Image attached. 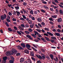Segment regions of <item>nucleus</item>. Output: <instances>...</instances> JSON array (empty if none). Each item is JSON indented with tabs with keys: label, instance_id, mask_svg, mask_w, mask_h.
<instances>
[{
	"label": "nucleus",
	"instance_id": "a211bd4d",
	"mask_svg": "<svg viewBox=\"0 0 63 63\" xmlns=\"http://www.w3.org/2000/svg\"><path fill=\"white\" fill-rule=\"evenodd\" d=\"M28 22L30 24H32V20H29Z\"/></svg>",
	"mask_w": 63,
	"mask_h": 63
},
{
	"label": "nucleus",
	"instance_id": "4d7b16f0",
	"mask_svg": "<svg viewBox=\"0 0 63 63\" xmlns=\"http://www.w3.org/2000/svg\"><path fill=\"white\" fill-rule=\"evenodd\" d=\"M38 25L39 27H42V25L41 24H40V23L38 24Z\"/></svg>",
	"mask_w": 63,
	"mask_h": 63
},
{
	"label": "nucleus",
	"instance_id": "4be33fe9",
	"mask_svg": "<svg viewBox=\"0 0 63 63\" xmlns=\"http://www.w3.org/2000/svg\"><path fill=\"white\" fill-rule=\"evenodd\" d=\"M17 47H18V48H19V49L20 50H21V49H22V48L21 47H20L19 46H17Z\"/></svg>",
	"mask_w": 63,
	"mask_h": 63
},
{
	"label": "nucleus",
	"instance_id": "13d9d810",
	"mask_svg": "<svg viewBox=\"0 0 63 63\" xmlns=\"http://www.w3.org/2000/svg\"><path fill=\"white\" fill-rule=\"evenodd\" d=\"M59 6L60 7L62 8H63V6L61 5V4H59Z\"/></svg>",
	"mask_w": 63,
	"mask_h": 63
},
{
	"label": "nucleus",
	"instance_id": "5701e85b",
	"mask_svg": "<svg viewBox=\"0 0 63 63\" xmlns=\"http://www.w3.org/2000/svg\"><path fill=\"white\" fill-rule=\"evenodd\" d=\"M37 20H38V21L39 22H41V21H42V19H41L40 18H37Z\"/></svg>",
	"mask_w": 63,
	"mask_h": 63
},
{
	"label": "nucleus",
	"instance_id": "37998d69",
	"mask_svg": "<svg viewBox=\"0 0 63 63\" xmlns=\"http://www.w3.org/2000/svg\"><path fill=\"white\" fill-rule=\"evenodd\" d=\"M21 26L22 27H25V26H24V24H21Z\"/></svg>",
	"mask_w": 63,
	"mask_h": 63
},
{
	"label": "nucleus",
	"instance_id": "338daca9",
	"mask_svg": "<svg viewBox=\"0 0 63 63\" xmlns=\"http://www.w3.org/2000/svg\"><path fill=\"white\" fill-rule=\"evenodd\" d=\"M55 3H58V1L57 0H55Z\"/></svg>",
	"mask_w": 63,
	"mask_h": 63
},
{
	"label": "nucleus",
	"instance_id": "49530a36",
	"mask_svg": "<svg viewBox=\"0 0 63 63\" xmlns=\"http://www.w3.org/2000/svg\"><path fill=\"white\" fill-rule=\"evenodd\" d=\"M42 3L43 4H47V2H46V1H43L42 2Z\"/></svg>",
	"mask_w": 63,
	"mask_h": 63
},
{
	"label": "nucleus",
	"instance_id": "a878e982",
	"mask_svg": "<svg viewBox=\"0 0 63 63\" xmlns=\"http://www.w3.org/2000/svg\"><path fill=\"white\" fill-rule=\"evenodd\" d=\"M41 24L42 25H43V26H45V23L44 22H42L41 23Z\"/></svg>",
	"mask_w": 63,
	"mask_h": 63
},
{
	"label": "nucleus",
	"instance_id": "dca6fc26",
	"mask_svg": "<svg viewBox=\"0 0 63 63\" xmlns=\"http://www.w3.org/2000/svg\"><path fill=\"white\" fill-rule=\"evenodd\" d=\"M3 59L4 61H6L7 59V56H5L3 58Z\"/></svg>",
	"mask_w": 63,
	"mask_h": 63
},
{
	"label": "nucleus",
	"instance_id": "864d4df0",
	"mask_svg": "<svg viewBox=\"0 0 63 63\" xmlns=\"http://www.w3.org/2000/svg\"><path fill=\"white\" fill-rule=\"evenodd\" d=\"M34 14H35V15H37V14H38V12H37V11H35Z\"/></svg>",
	"mask_w": 63,
	"mask_h": 63
},
{
	"label": "nucleus",
	"instance_id": "393cba45",
	"mask_svg": "<svg viewBox=\"0 0 63 63\" xmlns=\"http://www.w3.org/2000/svg\"><path fill=\"white\" fill-rule=\"evenodd\" d=\"M25 33H26V34H30V32L27 31H25L24 32Z\"/></svg>",
	"mask_w": 63,
	"mask_h": 63
},
{
	"label": "nucleus",
	"instance_id": "ddd939ff",
	"mask_svg": "<svg viewBox=\"0 0 63 63\" xmlns=\"http://www.w3.org/2000/svg\"><path fill=\"white\" fill-rule=\"evenodd\" d=\"M21 46L22 47L24 48L25 47V45L24 43H22L21 44Z\"/></svg>",
	"mask_w": 63,
	"mask_h": 63
},
{
	"label": "nucleus",
	"instance_id": "774afa93",
	"mask_svg": "<svg viewBox=\"0 0 63 63\" xmlns=\"http://www.w3.org/2000/svg\"><path fill=\"white\" fill-rule=\"evenodd\" d=\"M13 21H16V19L15 18H13L12 19Z\"/></svg>",
	"mask_w": 63,
	"mask_h": 63
},
{
	"label": "nucleus",
	"instance_id": "473e14b6",
	"mask_svg": "<svg viewBox=\"0 0 63 63\" xmlns=\"http://www.w3.org/2000/svg\"><path fill=\"white\" fill-rule=\"evenodd\" d=\"M52 17L53 18H56V16H57L56 15H54V16H52Z\"/></svg>",
	"mask_w": 63,
	"mask_h": 63
},
{
	"label": "nucleus",
	"instance_id": "5fc2aeb1",
	"mask_svg": "<svg viewBox=\"0 0 63 63\" xmlns=\"http://www.w3.org/2000/svg\"><path fill=\"white\" fill-rule=\"evenodd\" d=\"M25 26L26 28H27V27H29V25L27 24L25 25Z\"/></svg>",
	"mask_w": 63,
	"mask_h": 63
},
{
	"label": "nucleus",
	"instance_id": "e433bc0d",
	"mask_svg": "<svg viewBox=\"0 0 63 63\" xmlns=\"http://www.w3.org/2000/svg\"><path fill=\"white\" fill-rule=\"evenodd\" d=\"M20 54L19 53H17L16 54V56H19V55H20Z\"/></svg>",
	"mask_w": 63,
	"mask_h": 63
},
{
	"label": "nucleus",
	"instance_id": "3c124183",
	"mask_svg": "<svg viewBox=\"0 0 63 63\" xmlns=\"http://www.w3.org/2000/svg\"><path fill=\"white\" fill-rule=\"evenodd\" d=\"M58 28H61V27L60 25H59L58 26Z\"/></svg>",
	"mask_w": 63,
	"mask_h": 63
},
{
	"label": "nucleus",
	"instance_id": "20e7f679",
	"mask_svg": "<svg viewBox=\"0 0 63 63\" xmlns=\"http://www.w3.org/2000/svg\"><path fill=\"white\" fill-rule=\"evenodd\" d=\"M27 60V61H25L24 63H32V61L30 59H28Z\"/></svg>",
	"mask_w": 63,
	"mask_h": 63
},
{
	"label": "nucleus",
	"instance_id": "f3484780",
	"mask_svg": "<svg viewBox=\"0 0 63 63\" xmlns=\"http://www.w3.org/2000/svg\"><path fill=\"white\" fill-rule=\"evenodd\" d=\"M16 13H17V16H19V15H20V13H19V12L18 11H16Z\"/></svg>",
	"mask_w": 63,
	"mask_h": 63
},
{
	"label": "nucleus",
	"instance_id": "6e6d98bb",
	"mask_svg": "<svg viewBox=\"0 0 63 63\" xmlns=\"http://www.w3.org/2000/svg\"><path fill=\"white\" fill-rule=\"evenodd\" d=\"M30 13L31 14H32L33 15V12L32 10H31V11L30 12Z\"/></svg>",
	"mask_w": 63,
	"mask_h": 63
},
{
	"label": "nucleus",
	"instance_id": "6e6552de",
	"mask_svg": "<svg viewBox=\"0 0 63 63\" xmlns=\"http://www.w3.org/2000/svg\"><path fill=\"white\" fill-rule=\"evenodd\" d=\"M30 54L31 56H33V57H34V53L33 51H31L30 53Z\"/></svg>",
	"mask_w": 63,
	"mask_h": 63
},
{
	"label": "nucleus",
	"instance_id": "7c9ffc66",
	"mask_svg": "<svg viewBox=\"0 0 63 63\" xmlns=\"http://www.w3.org/2000/svg\"><path fill=\"white\" fill-rule=\"evenodd\" d=\"M31 18L32 20H35V17H34V16H32L31 17Z\"/></svg>",
	"mask_w": 63,
	"mask_h": 63
},
{
	"label": "nucleus",
	"instance_id": "c03bdc74",
	"mask_svg": "<svg viewBox=\"0 0 63 63\" xmlns=\"http://www.w3.org/2000/svg\"><path fill=\"white\" fill-rule=\"evenodd\" d=\"M22 16L23 17V18H24V19H26V16H25V15H23Z\"/></svg>",
	"mask_w": 63,
	"mask_h": 63
},
{
	"label": "nucleus",
	"instance_id": "8fccbe9b",
	"mask_svg": "<svg viewBox=\"0 0 63 63\" xmlns=\"http://www.w3.org/2000/svg\"><path fill=\"white\" fill-rule=\"evenodd\" d=\"M20 20H25L24 19V18L22 17L20 18Z\"/></svg>",
	"mask_w": 63,
	"mask_h": 63
},
{
	"label": "nucleus",
	"instance_id": "69168bd1",
	"mask_svg": "<svg viewBox=\"0 0 63 63\" xmlns=\"http://www.w3.org/2000/svg\"><path fill=\"white\" fill-rule=\"evenodd\" d=\"M37 63H41V62L40 61V60H38L37 62Z\"/></svg>",
	"mask_w": 63,
	"mask_h": 63
},
{
	"label": "nucleus",
	"instance_id": "de8ad7c7",
	"mask_svg": "<svg viewBox=\"0 0 63 63\" xmlns=\"http://www.w3.org/2000/svg\"><path fill=\"white\" fill-rule=\"evenodd\" d=\"M60 13L61 14H63V12L62 10H60Z\"/></svg>",
	"mask_w": 63,
	"mask_h": 63
},
{
	"label": "nucleus",
	"instance_id": "4c0bfd02",
	"mask_svg": "<svg viewBox=\"0 0 63 63\" xmlns=\"http://www.w3.org/2000/svg\"><path fill=\"white\" fill-rule=\"evenodd\" d=\"M23 4V5H24V6H26V5H27V3L25 2H24Z\"/></svg>",
	"mask_w": 63,
	"mask_h": 63
},
{
	"label": "nucleus",
	"instance_id": "f704fd0d",
	"mask_svg": "<svg viewBox=\"0 0 63 63\" xmlns=\"http://www.w3.org/2000/svg\"><path fill=\"white\" fill-rule=\"evenodd\" d=\"M49 20L50 21H53V19H52V18L51 17L49 18Z\"/></svg>",
	"mask_w": 63,
	"mask_h": 63
},
{
	"label": "nucleus",
	"instance_id": "1a4fd4ad",
	"mask_svg": "<svg viewBox=\"0 0 63 63\" xmlns=\"http://www.w3.org/2000/svg\"><path fill=\"white\" fill-rule=\"evenodd\" d=\"M58 22H60L62 21V18H59L57 20Z\"/></svg>",
	"mask_w": 63,
	"mask_h": 63
},
{
	"label": "nucleus",
	"instance_id": "052dcab7",
	"mask_svg": "<svg viewBox=\"0 0 63 63\" xmlns=\"http://www.w3.org/2000/svg\"><path fill=\"white\" fill-rule=\"evenodd\" d=\"M14 28L16 30H17V28L16 27L14 26Z\"/></svg>",
	"mask_w": 63,
	"mask_h": 63
},
{
	"label": "nucleus",
	"instance_id": "a18cd8bd",
	"mask_svg": "<svg viewBox=\"0 0 63 63\" xmlns=\"http://www.w3.org/2000/svg\"><path fill=\"white\" fill-rule=\"evenodd\" d=\"M35 26L36 27H37V28L40 29V27H39V26H38L37 25V24H36L35 25Z\"/></svg>",
	"mask_w": 63,
	"mask_h": 63
},
{
	"label": "nucleus",
	"instance_id": "72a5a7b5",
	"mask_svg": "<svg viewBox=\"0 0 63 63\" xmlns=\"http://www.w3.org/2000/svg\"><path fill=\"white\" fill-rule=\"evenodd\" d=\"M28 30L29 32H32V30L31 29H29Z\"/></svg>",
	"mask_w": 63,
	"mask_h": 63
},
{
	"label": "nucleus",
	"instance_id": "e2e57ef3",
	"mask_svg": "<svg viewBox=\"0 0 63 63\" xmlns=\"http://www.w3.org/2000/svg\"><path fill=\"white\" fill-rule=\"evenodd\" d=\"M13 14L14 15H16V12H15V11H14Z\"/></svg>",
	"mask_w": 63,
	"mask_h": 63
},
{
	"label": "nucleus",
	"instance_id": "423d86ee",
	"mask_svg": "<svg viewBox=\"0 0 63 63\" xmlns=\"http://www.w3.org/2000/svg\"><path fill=\"white\" fill-rule=\"evenodd\" d=\"M24 61V59L23 58H21L20 60V63H22Z\"/></svg>",
	"mask_w": 63,
	"mask_h": 63
},
{
	"label": "nucleus",
	"instance_id": "b1692460",
	"mask_svg": "<svg viewBox=\"0 0 63 63\" xmlns=\"http://www.w3.org/2000/svg\"><path fill=\"white\" fill-rule=\"evenodd\" d=\"M8 30L9 31H10V32H12L13 31V30L11 28H9L8 29Z\"/></svg>",
	"mask_w": 63,
	"mask_h": 63
},
{
	"label": "nucleus",
	"instance_id": "bf43d9fd",
	"mask_svg": "<svg viewBox=\"0 0 63 63\" xmlns=\"http://www.w3.org/2000/svg\"><path fill=\"white\" fill-rule=\"evenodd\" d=\"M51 42L52 43H53L54 42H55V41L53 40H52V39H51Z\"/></svg>",
	"mask_w": 63,
	"mask_h": 63
},
{
	"label": "nucleus",
	"instance_id": "f8f14e48",
	"mask_svg": "<svg viewBox=\"0 0 63 63\" xmlns=\"http://www.w3.org/2000/svg\"><path fill=\"white\" fill-rule=\"evenodd\" d=\"M42 59H45V58H46V57H45V56L44 54H43L42 56Z\"/></svg>",
	"mask_w": 63,
	"mask_h": 63
},
{
	"label": "nucleus",
	"instance_id": "7ed1b4c3",
	"mask_svg": "<svg viewBox=\"0 0 63 63\" xmlns=\"http://www.w3.org/2000/svg\"><path fill=\"white\" fill-rule=\"evenodd\" d=\"M17 33H18L19 35H22L21 33L22 34L24 35V32H23L22 31H21V30H19V31H17Z\"/></svg>",
	"mask_w": 63,
	"mask_h": 63
},
{
	"label": "nucleus",
	"instance_id": "2f4dec72",
	"mask_svg": "<svg viewBox=\"0 0 63 63\" xmlns=\"http://www.w3.org/2000/svg\"><path fill=\"white\" fill-rule=\"evenodd\" d=\"M41 11L42 12V13H46V11L43 9L41 10Z\"/></svg>",
	"mask_w": 63,
	"mask_h": 63
},
{
	"label": "nucleus",
	"instance_id": "c9c22d12",
	"mask_svg": "<svg viewBox=\"0 0 63 63\" xmlns=\"http://www.w3.org/2000/svg\"><path fill=\"white\" fill-rule=\"evenodd\" d=\"M36 30H37V31H38V32H41V31L40 30V29H36Z\"/></svg>",
	"mask_w": 63,
	"mask_h": 63
},
{
	"label": "nucleus",
	"instance_id": "39448f33",
	"mask_svg": "<svg viewBox=\"0 0 63 63\" xmlns=\"http://www.w3.org/2000/svg\"><path fill=\"white\" fill-rule=\"evenodd\" d=\"M11 52H12L13 53L12 54H14V53L16 54V52H17V50H16V49H13L12 50Z\"/></svg>",
	"mask_w": 63,
	"mask_h": 63
},
{
	"label": "nucleus",
	"instance_id": "603ef678",
	"mask_svg": "<svg viewBox=\"0 0 63 63\" xmlns=\"http://www.w3.org/2000/svg\"><path fill=\"white\" fill-rule=\"evenodd\" d=\"M32 60H34V61H35V58H34L33 57H32Z\"/></svg>",
	"mask_w": 63,
	"mask_h": 63
},
{
	"label": "nucleus",
	"instance_id": "680f3d73",
	"mask_svg": "<svg viewBox=\"0 0 63 63\" xmlns=\"http://www.w3.org/2000/svg\"><path fill=\"white\" fill-rule=\"evenodd\" d=\"M8 14H9V15H10V16H11L12 15V13H11L10 12H9L8 13Z\"/></svg>",
	"mask_w": 63,
	"mask_h": 63
},
{
	"label": "nucleus",
	"instance_id": "cd10ccee",
	"mask_svg": "<svg viewBox=\"0 0 63 63\" xmlns=\"http://www.w3.org/2000/svg\"><path fill=\"white\" fill-rule=\"evenodd\" d=\"M15 8L16 9V10H18L19 9V6H17V7H15Z\"/></svg>",
	"mask_w": 63,
	"mask_h": 63
},
{
	"label": "nucleus",
	"instance_id": "79ce46f5",
	"mask_svg": "<svg viewBox=\"0 0 63 63\" xmlns=\"http://www.w3.org/2000/svg\"><path fill=\"white\" fill-rule=\"evenodd\" d=\"M26 36L27 37V38H29L30 37H31V36L29 35H27Z\"/></svg>",
	"mask_w": 63,
	"mask_h": 63
},
{
	"label": "nucleus",
	"instance_id": "412c9836",
	"mask_svg": "<svg viewBox=\"0 0 63 63\" xmlns=\"http://www.w3.org/2000/svg\"><path fill=\"white\" fill-rule=\"evenodd\" d=\"M45 38L46 40L47 41H50V40L49 39V38L48 37H47L46 36H45Z\"/></svg>",
	"mask_w": 63,
	"mask_h": 63
},
{
	"label": "nucleus",
	"instance_id": "f03ea898",
	"mask_svg": "<svg viewBox=\"0 0 63 63\" xmlns=\"http://www.w3.org/2000/svg\"><path fill=\"white\" fill-rule=\"evenodd\" d=\"M11 60L9 61L10 63H14V61H15V58L13 56L11 57Z\"/></svg>",
	"mask_w": 63,
	"mask_h": 63
},
{
	"label": "nucleus",
	"instance_id": "0eeeda50",
	"mask_svg": "<svg viewBox=\"0 0 63 63\" xmlns=\"http://www.w3.org/2000/svg\"><path fill=\"white\" fill-rule=\"evenodd\" d=\"M47 34H49L50 36H53V34L51 33L50 32H47Z\"/></svg>",
	"mask_w": 63,
	"mask_h": 63
},
{
	"label": "nucleus",
	"instance_id": "2eb2a0df",
	"mask_svg": "<svg viewBox=\"0 0 63 63\" xmlns=\"http://www.w3.org/2000/svg\"><path fill=\"white\" fill-rule=\"evenodd\" d=\"M50 56L52 60H53V56L52 54H50Z\"/></svg>",
	"mask_w": 63,
	"mask_h": 63
},
{
	"label": "nucleus",
	"instance_id": "c756f323",
	"mask_svg": "<svg viewBox=\"0 0 63 63\" xmlns=\"http://www.w3.org/2000/svg\"><path fill=\"white\" fill-rule=\"evenodd\" d=\"M44 30H47L48 31H49V29L47 28H44Z\"/></svg>",
	"mask_w": 63,
	"mask_h": 63
},
{
	"label": "nucleus",
	"instance_id": "aec40b11",
	"mask_svg": "<svg viewBox=\"0 0 63 63\" xmlns=\"http://www.w3.org/2000/svg\"><path fill=\"white\" fill-rule=\"evenodd\" d=\"M55 35H56V36H60V34L56 32L55 33Z\"/></svg>",
	"mask_w": 63,
	"mask_h": 63
},
{
	"label": "nucleus",
	"instance_id": "58836bf2",
	"mask_svg": "<svg viewBox=\"0 0 63 63\" xmlns=\"http://www.w3.org/2000/svg\"><path fill=\"white\" fill-rule=\"evenodd\" d=\"M34 25V24H32V25H30V27H31V28H33V26Z\"/></svg>",
	"mask_w": 63,
	"mask_h": 63
},
{
	"label": "nucleus",
	"instance_id": "a19ab883",
	"mask_svg": "<svg viewBox=\"0 0 63 63\" xmlns=\"http://www.w3.org/2000/svg\"><path fill=\"white\" fill-rule=\"evenodd\" d=\"M38 58H39V59H41V60H42V57L41 56V55H39V56Z\"/></svg>",
	"mask_w": 63,
	"mask_h": 63
},
{
	"label": "nucleus",
	"instance_id": "6ab92c4d",
	"mask_svg": "<svg viewBox=\"0 0 63 63\" xmlns=\"http://www.w3.org/2000/svg\"><path fill=\"white\" fill-rule=\"evenodd\" d=\"M6 54L7 56H9V55H10V52L8 51L6 52Z\"/></svg>",
	"mask_w": 63,
	"mask_h": 63
},
{
	"label": "nucleus",
	"instance_id": "c85d7f7f",
	"mask_svg": "<svg viewBox=\"0 0 63 63\" xmlns=\"http://www.w3.org/2000/svg\"><path fill=\"white\" fill-rule=\"evenodd\" d=\"M32 36V37H33L34 38H36L37 37V36H36L35 35H34V34H31Z\"/></svg>",
	"mask_w": 63,
	"mask_h": 63
},
{
	"label": "nucleus",
	"instance_id": "9d476101",
	"mask_svg": "<svg viewBox=\"0 0 63 63\" xmlns=\"http://www.w3.org/2000/svg\"><path fill=\"white\" fill-rule=\"evenodd\" d=\"M24 51L26 53H27V54H29V50H28L27 49H26Z\"/></svg>",
	"mask_w": 63,
	"mask_h": 63
},
{
	"label": "nucleus",
	"instance_id": "9b49d317",
	"mask_svg": "<svg viewBox=\"0 0 63 63\" xmlns=\"http://www.w3.org/2000/svg\"><path fill=\"white\" fill-rule=\"evenodd\" d=\"M43 8H44L45 9H47V10H49L48 7H47L45 5H44L43 6Z\"/></svg>",
	"mask_w": 63,
	"mask_h": 63
},
{
	"label": "nucleus",
	"instance_id": "09e8293b",
	"mask_svg": "<svg viewBox=\"0 0 63 63\" xmlns=\"http://www.w3.org/2000/svg\"><path fill=\"white\" fill-rule=\"evenodd\" d=\"M38 36L39 37V38H42V36L40 34H39V35H38Z\"/></svg>",
	"mask_w": 63,
	"mask_h": 63
},
{
	"label": "nucleus",
	"instance_id": "4468645a",
	"mask_svg": "<svg viewBox=\"0 0 63 63\" xmlns=\"http://www.w3.org/2000/svg\"><path fill=\"white\" fill-rule=\"evenodd\" d=\"M26 47L27 48H30V46L28 44H27L26 45Z\"/></svg>",
	"mask_w": 63,
	"mask_h": 63
},
{
	"label": "nucleus",
	"instance_id": "f257e3e1",
	"mask_svg": "<svg viewBox=\"0 0 63 63\" xmlns=\"http://www.w3.org/2000/svg\"><path fill=\"white\" fill-rule=\"evenodd\" d=\"M7 15L6 14H4V17L3 15L1 16H0V18L2 20H4L6 18Z\"/></svg>",
	"mask_w": 63,
	"mask_h": 63
},
{
	"label": "nucleus",
	"instance_id": "ea45409f",
	"mask_svg": "<svg viewBox=\"0 0 63 63\" xmlns=\"http://www.w3.org/2000/svg\"><path fill=\"white\" fill-rule=\"evenodd\" d=\"M57 32H59V33H60V32H61V31L59 29H58L57 30Z\"/></svg>",
	"mask_w": 63,
	"mask_h": 63
},
{
	"label": "nucleus",
	"instance_id": "0e129e2a",
	"mask_svg": "<svg viewBox=\"0 0 63 63\" xmlns=\"http://www.w3.org/2000/svg\"><path fill=\"white\" fill-rule=\"evenodd\" d=\"M49 22L50 24H52V25L53 24V23L52 22L50 21Z\"/></svg>",
	"mask_w": 63,
	"mask_h": 63
},
{
	"label": "nucleus",
	"instance_id": "bb28decb",
	"mask_svg": "<svg viewBox=\"0 0 63 63\" xmlns=\"http://www.w3.org/2000/svg\"><path fill=\"white\" fill-rule=\"evenodd\" d=\"M6 20L7 22H11V21L9 20V19L8 18H6Z\"/></svg>",
	"mask_w": 63,
	"mask_h": 63
}]
</instances>
